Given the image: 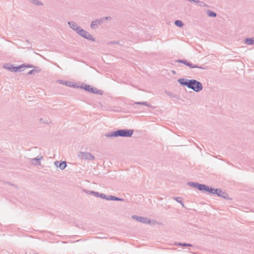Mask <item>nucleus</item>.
Here are the masks:
<instances>
[{
	"mask_svg": "<svg viewBox=\"0 0 254 254\" xmlns=\"http://www.w3.org/2000/svg\"><path fill=\"white\" fill-rule=\"evenodd\" d=\"M179 82L196 92L200 91L202 89L201 83L195 80H185L183 79H180Z\"/></svg>",
	"mask_w": 254,
	"mask_h": 254,
	"instance_id": "1",
	"label": "nucleus"
},
{
	"mask_svg": "<svg viewBox=\"0 0 254 254\" xmlns=\"http://www.w3.org/2000/svg\"><path fill=\"white\" fill-rule=\"evenodd\" d=\"M132 133V130H119L115 132L114 135L116 136H130Z\"/></svg>",
	"mask_w": 254,
	"mask_h": 254,
	"instance_id": "2",
	"label": "nucleus"
},
{
	"mask_svg": "<svg viewBox=\"0 0 254 254\" xmlns=\"http://www.w3.org/2000/svg\"><path fill=\"white\" fill-rule=\"evenodd\" d=\"M82 88L84 89L86 91L93 93L99 94H102V91H100L96 88L92 87L90 85H85L84 87H83Z\"/></svg>",
	"mask_w": 254,
	"mask_h": 254,
	"instance_id": "3",
	"label": "nucleus"
},
{
	"mask_svg": "<svg viewBox=\"0 0 254 254\" xmlns=\"http://www.w3.org/2000/svg\"><path fill=\"white\" fill-rule=\"evenodd\" d=\"M76 31L77 33L80 35L81 36L85 37L87 39H91V36L88 32L85 31V30L81 29L80 28H77Z\"/></svg>",
	"mask_w": 254,
	"mask_h": 254,
	"instance_id": "4",
	"label": "nucleus"
},
{
	"mask_svg": "<svg viewBox=\"0 0 254 254\" xmlns=\"http://www.w3.org/2000/svg\"><path fill=\"white\" fill-rule=\"evenodd\" d=\"M197 188L200 190H205L210 192H213V189L212 188H209L208 187L204 185H198Z\"/></svg>",
	"mask_w": 254,
	"mask_h": 254,
	"instance_id": "5",
	"label": "nucleus"
},
{
	"mask_svg": "<svg viewBox=\"0 0 254 254\" xmlns=\"http://www.w3.org/2000/svg\"><path fill=\"white\" fill-rule=\"evenodd\" d=\"M213 193H216L217 194L218 196H221V197H223L224 198H227L228 196V195L222 191V190H218V189H216L215 190H213Z\"/></svg>",
	"mask_w": 254,
	"mask_h": 254,
	"instance_id": "6",
	"label": "nucleus"
},
{
	"mask_svg": "<svg viewBox=\"0 0 254 254\" xmlns=\"http://www.w3.org/2000/svg\"><path fill=\"white\" fill-rule=\"evenodd\" d=\"M133 218L136 219L137 221L143 223H146L149 222V221L146 218L133 217Z\"/></svg>",
	"mask_w": 254,
	"mask_h": 254,
	"instance_id": "7",
	"label": "nucleus"
},
{
	"mask_svg": "<svg viewBox=\"0 0 254 254\" xmlns=\"http://www.w3.org/2000/svg\"><path fill=\"white\" fill-rule=\"evenodd\" d=\"M68 24L70 25V27L73 29H74V30H76V28H79V27L77 26V25H76V23H73V22H69Z\"/></svg>",
	"mask_w": 254,
	"mask_h": 254,
	"instance_id": "8",
	"label": "nucleus"
},
{
	"mask_svg": "<svg viewBox=\"0 0 254 254\" xmlns=\"http://www.w3.org/2000/svg\"><path fill=\"white\" fill-rule=\"evenodd\" d=\"M245 42L249 45L254 44V39H253V38L247 39L245 40Z\"/></svg>",
	"mask_w": 254,
	"mask_h": 254,
	"instance_id": "9",
	"label": "nucleus"
},
{
	"mask_svg": "<svg viewBox=\"0 0 254 254\" xmlns=\"http://www.w3.org/2000/svg\"><path fill=\"white\" fill-rule=\"evenodd\" d=\"M66 166V162L65 161H63V162L61 163L60 164V165H59V167L61 169H64Z\"/></svg>",
	"mask_w": 254,
	"mask_h": 254,
	"instance_id": "10",
	"label": "nucleus"
},
{
	"mask_svg": "<svg viewBox=\"0 0 254 254\" xmlns=\"http://www.w3.org/2000/svg\"><path fill=\"white\" fill-rule=\"evenodd\" d=\"M19 68H20V67L11 66V67H7V68L12 71H17Z\"/></svg>",
	"mask_w": 254,
	"mask_h": 254,
	"instance_id": "11",
	"label": "nucleus"
},
{
	"mask_svg": "<svg viewBox=\"0 0 254 254\" xmlns=\"http://www.w3.org/2000/svg\"><path fill=\"white\" fill-rule=\"evenodd\" d=\"M175 24L178 27H182L183 26V23L180 20L176 21Z\"/></svg>",
	"mask_w": 254,
	"mask_h": 254,
	"instance_id": "12",
	"label": "nucleus"
},
{
	"mask_svg": "<svg viewBox=\"0 0 254 254\" xmlns=\"http://www.w3.org/2000/svg\"><path fill=\"white\" fill-rule=\"evenodd\" d=\"M208 14L209 16H214V17L216 16V14L214 12H212V11H209Z\"/></svg>",
	"mask_w": 254,
	"mask_h": 254,
	"instance_id": "13",
	"label": "nucleus"
},
{
	"mask_svg": "<svg viewBox=\"0 0 254 254\" xmlns=\"http://www.w3.org/2000/svg\"><path fill=\"white\" fill-rule=\"evenodd\" d=\"M111 199L112 200H118L119 199L117 198H116V197H115L114 196H112V198H111Z\"/></svg>",
	"mask_w": 254,
	"mask_h": 254,
	"instance_id": "14",
	"label": "nucleus"
},
{
	"mask_svg": "<svg viewBox=\"0 0 254 254\" xmlns=\"http://www.w3.org/2000/svg\"><path fill=\"white\" fill-rule=\"evenodd\" d=\"M94 25V22H93V23L91 24V27H92V28H93Z\"/></svg>",
	"mask_w": 254,
	"mask_h": 254,
	"instance_id": "15",
	"label": "nucleus"
},
{
	"mask_svg": "<svg viewBox=\"0 0 254 254\" xmlns=\"http://www.w3.org/2000/svg\"><path fill=\"white\" fill-rule=\"evenodd\" d=\"M66 85H68V86H72L70 83H69V84H67V83H66Z\"/></svg>",
	"mask_w": 254,
	"mask_h": 254,
	"instance_id": "16",
	"label": "nucleus"
}]
</instances>
